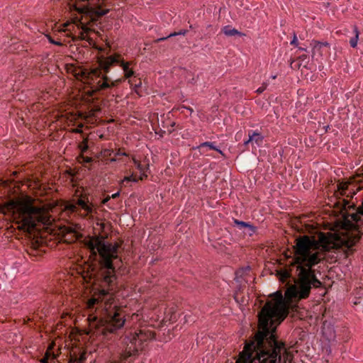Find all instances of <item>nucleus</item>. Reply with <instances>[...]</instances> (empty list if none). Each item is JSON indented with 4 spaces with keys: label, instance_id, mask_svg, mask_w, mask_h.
<instances>
[{
    "label": "nucleus",
    "instance_id": "1",
    "mask_svg": "<svg viewBox=\"0 0 363 363\" xmlns=\"http://www.w3.org/2000/svg\"><path fill=\"white\" fill-rule=\"evenodd\" d=\"M258 314L259 330L253 340L246 342L235 363H281L285 344L278 340L274 324H280L288 315L285 299L280 291L272 294Z\"/></svg>",
    "mask_w": 363,
    "mask_h": 363
},
{
    "label": "nucleus",
    "instance_id": "2",
    "mask_svg": "<svg viewBox=\"0 0 363 363\" xmlns=\"http://www.w3.org/2000/svg\"><path fill=\"white\" fill-rule=\"evenodd\" d=\"M320 247V242L313 236L305 235L296 239L292 265L296 267L298 274L295 284L291 285L285 292L288 300L306 298L312 287L321 286L322 283L313 269L325 259V253Z\"/></svg>",
    "mask_w": 363,
    "mask_h": 363
},
{
    "label": "nucleus",
    "instance_id": "3",
    "mask_svg": "<svg viewBox=\"0 0 363 363\" xmlns=\"http://www.w3.org/2000/svg\"><path fill=\"white\" fill-rule=\"evenodd\" d=\"M120 245L106 242L101 244L100 259L92 270L96 272L97 280L101 286L100 294L106 295L117 285V275L113 260L118 258V251Z\"/></svg>",
    "mask_w": 363,
    "mask_h": 363
},
{
    "label": "nucleus",
    "instance_id": "4",
    "mask_svg": "<svg viewBox=\"0 0 363 363\" xmlns=\"http://www.w3.org/2000/svg\"><path fill=\"white\" fill-rule=\"evenodd\" d=\"M108 303H106V308L103 317H101L96 323V333L102 335L104 338L110 339L111 335L116 334L121 330L126 322L125 311L118 307L111 306L107 308Z\"/></svg>",
    "mask_w": 363,
    "mask_h": 363
},
{
    "label": "nucleus",
    "instance_id": "5",
    "mask_svg": "<svg viewBox=\"0 0 363 363\" xmlns=\"http://www.w3.org/2000/svg\"><path fill=\"white\" fill-rule=\"evenodd\" d=\"M155 332L143 328L133 334L127 335L123 340V349L121 354V361L131 363L138 355L139 351L142 350L145 344L148 341L155 339Z\"/></svg>",
    "mask_w": 363,
    "mask_h": 363
},
{
    "label": "nucleus",
    "instance_id": "6",
    "mask_svg": "<svg viewBox=\"0 0 363 363\" xmlns=\"http://www.w3.org/2000/svg\"><path fill=\"white\" fill-rule=\"evenodd\" d=\"M8 206L9 209L16 211L19 223L23 229L33 230L38 223H43L41 208L33 206L30 202L11 201Z\"/></svg>",
    "mask_w": 363,
    "mask_h": 363
},
{
    "label": "nucleus",
    "instance_id": "7",
    "mask_svg": "<svg viewBox=\"0 0 363 363\" xmlns=\"http://www.w3.org/2000/svg\"><path fill=\"white\" fill-rule=\"evenodd\" d=\"M100 68L94 69L92 70L91 73L96 77H101V79H99L95 85V90L98 91H105L106 89H111L112 87H115L118 86L120 84L124 82L123 79H118L116 80H112L110 77L107 76V74L110 72L111 67L112 66L107 64L104 60L101 61L99 63Z\"/></svg>",
    "mask_w": 363,
    "mask_h": 363
},
{
    "label": "nucleus",
    "instance_id": "8",
    "mask_svg": "<svg viewBox=\"0 0 363 363\" xmlns=\"http://www.w3.org/2000/svg\"><path fill=\"white\" fill-rule=\"evenodd\" d=\"M97 4L91 5L89 4L82 6L77 7L74 6L75 10L80 14H83L87 17L91 18L92 21H95L94 17L97 18L106 16L110 12L109 9H102L104 6H112L113 4L108 2L106 0H97Z\"/></svg>",
    "mask_w": 363,
    "mask_h": 363
},
{
    "label": "nucleus",
    "instance_id": "9",
    "mask_svg": "<svg viewBox=\"0 0 363 363\" xmlns=\"http://www.w3.org/2000/svg\"><path fill=\"white\" fill-rule=\"evenodd\" d=\"M94 276H95L96 284L97 285V287L95 289L94 294H95V295L98 296V297L97 298L93 297L89 300L88 303H89V307H94L96 304H98L99 302H101L104 300V298L108 296H111V298L108 300V301L111 299L113 300V296L114 295V293H115L116 289L118 288V284H117L116 287L114 288L113 290H109V292L107 294L101 295L100 294V291H101V289H103L104 287L100 286V284L97 280L96 272H95Z\"/></svg>",
    "mask_w": 363,
    "mask_h": 363
},
{
    "label": "nucleus",
    "instance_id": "10",
    "mask_svg": "<svg viewBox=\"0 0 363 363\" xmlns=\"http://www.w3.org/2000/svg\"><path fill=\"white\" fill-rule=\"evenodd\" d=\"M311 45L313 47L312 48V55L311 57L313 60L318 61V59L315 58L316 56L322 57L323 55V50L324 48H329L330 44L328 42H320L318 40H313L311 43Z\"/></svg>",
    "mask_w": 363,
    "mask_h": 363
},
{
    "label": "nucleus",
    "instance_id": "11",
    "mask_svg": "<svg viewBox=\"0 0 363 363\" xmlns=\"http://www.w3.org/2000/svg\"><path fill=\"white\" fill-rule=\"evenodd\" d=\"M135 65L133 61L125 62V60L121 61L120 67H122L124 72V77L123 78L124 80L128 79H131V77H136L137 75L135 72L130 67V66Z\"/></svg>",
    "mask_w": 363,
    "mask_h": 363
},
{
    "label": "nucleus",
    "instance_id": "12",
    "mask_svg": "<svg viewBox=\"0 0 363 363\" xmlns=\"http://www.w3.org/2000/svg\"><path fill=\"white\" fill-rule=\"evenodd\" d=\"M352 184L350 182H341L337 184V189L340 194L342 196H349L350 194H355L354 189H350V186Z\"/></svg>",
    "mask_w": 363,
    "mask_h": 363
},
{
    "label": "nucleus",
    "instance_id": "13",
    "mask_svg": "<svg viewBox=\"0 0 363 363\" xmlns=\"http://www.w3.org/2000/svg\"><path fill=\"white\" fill-rule=\"evenodd\" d=\"M215 144L216 142H203L196 147H193L192 149L199 150L201 154H204L205 151H201V150L203 149L204 147H208L209 150H215L220 153L221 155L225 156L223 152L219 147L216 146Z\"/></svg>",
    "mask_w": 363,
    "mask_h": 363
},
{
    "label": "nucleus",
    "instance_id": "14",
    "mask_svg": "<svg viewBox=\"0 0 363 363\" xmlns=\"http://www.w3.org/2000/svg\"><path fill=\"white\" fill-rule=\"evenodd\" d=\"M233 223L235 225H237L239 228V229H242L245 228H247L248 231L247 233L250 236H252L256 233L257 227L253 225L250 223L239 220L238 219H233Z\"/></svg>",
    "mask_w": 363,
    "mask_h": 363
},
{
    "label": "nucleus",
    "instance_id": "15",
    "mask_svg": "<svg viewBox=\"0 0 363 363\" xmlns=\"http://www.w3.org/2000/svg\"><path fill=\"white\" fill-rule=\"evenodd\" d=\"M94 238V239H91L86 242V246L90 251H94L95 250H97L99 255L100 256L101 244L104 243V241L101 239L102 237L101 236H96Z\"/></svg>",
    "mask_w": 363,
    "mask_h": 363
},
{
    "label": "nucleus",
    "instance_id": "16",
    "mask_svg": "<svg viewBox=\"0 0 363 363\" xmlns=\"http://www.w3.org/2000/svg\"><path fill=\"white\" fill-rule=\"evenodd\" d=\"M26 252L32 260H38V257L43 255V251L34 243L26 249Z\"/></svg>",
    "mask_w": 363,
    "mask_h": 363
},
{
    "label": "nucleus",
    "instance_id": "17",
    "mask_svg": "<svg viewBox=\"0 0 363 363\" xmlns=\"http://www.w3.org/2000/svg\"><path fill=\"white\" fill-rule=\"evenodd\" d=\"M248 137H250V140H252V143H255L258 146H261L263 143L264 136L257 130L249 131Z\"/></svg>",
    "mask_w": 363,
    "mask_h": 363
},
{
    "label": "nucleus",
    "instance_id": "18",
    "mask_svg": "<svg viewBox=\"0 0 363 363\" xmlns=\"http://www.w3.org/2000/svg\"><path fill=\"white\" fill-rule=\"evenodd\" d=\"M222 32L227 36H233V35H238V36H245V34L239 31L238 30L232 28L231 26H225L222 28Z\"/></svg>",
    "mask_w": 363,
    "mask_h": 363
},
{
    "label": "nucleus",
    "instance_id": "19",
    "mask_svg": "<svg viewBox=\"0 0 363 363\" xmlns=\"http://www.w3.org/2000/svg\"><path fill=\"white\" fill-rule=\"evenodd\" d=\"M347 238H350L345 242V245L350 250H352L353 247L359 241L361 235L359 234H355L351 236H347Z\"/></svg>",
    "mask_w": 363,
    "mask_h": 363
},
{
    "label": "nucleus",
    "instance_id": "20",
    "mask_svg": "<svg viewBox=\"0 0 363 363\" xmlns=\"http://www.w3.org/2000/svg\"><path fill=\"white\" fill-rule=\"evenodd\" d=\"M188 30H185V29H182V30H180L178 32H174V33H171L170 34H169L166 37H162V38H157V39H155L153 40V43H158L160 42H162V41H164V40H167L168 38H170L172 37H174V36H177V35H185L186 33H187Z\"/></svg>",
    "mask_w": 363,
    "mask_h": 363
},
{
    "label": "nucleus",
    "instance_id": "21",
    "mask_svg": "<svg viewBox=\"0 0 363 363\" xmlns=\"http://www.w3.org/2000/svg\"><path fill=\"white\" fill-rule=\"evenodd\" d=\"M124 60L121 57V55H111L107 57L104 61L106 62L111 66H114L115 65H118L120 66L121 61Z\"/></svg>",
    "mask_w": 363,
    "mask_h": 363
},
{
    "label": "nucleus",
    "instance_id": "22",
    "mask_svg": "<svg viewBox=\"0 0 363 363\" xmlns=\"http://www.w3.org/2000/svg\"><path fill=\"white\" fill-rule=\"evenodd\" d=\"M353 31L354 33V36L350 38V45L352 48H355L357 45L359 35V31L357 26H353Z\"/></svg>",
    "mask_w": 363,
    "mask_h": 363
},
{
    "label": "nucleus",
    "instance_id": "23",
    "mask_svg": "<svg viewBox=\"0 0 363 363\" xmlns=\"http://www.w3.org/2000/svg\"><path fill=\"white\" fill-rule=\"evenodd\" d=\"M138 82H136V80L133 79H129L128 83L131 85L133 90L139 96H141L140 93V89L142 86V82L141 79L139 78L138 79Z\"/></svg>",
    "mask_w": 363,
    "mask_h": 363
},
{
    "label": "nucleus",
    "instance_id": "24",
    "mask_svg": "<svg viewBox=\"0 0 363 363\" xmlns=\"http://www.w3.org/2000/svg\"><path fill=\"white\" fill-rule=\"evenodd\" d=\"M87 202L88 201H86L84 199H79L77 200V205L79 206L82 209H84V211H86L87 213H91L92 212V207H91L90 206H89L87 204Z\"/></svg>",
    "mask_w": 363,
    "mask_h": 363
},
{
    "label": "nucleus",
    "instance_id": "25",
    "mask_svg": "<svg viewBox=\"0 0 363 363\" xmlns=\"http://www.w3.org/2000/svg\"><path fill=\"white\" fill-rule=\"evenodd\" d=\"M250 267H247L245 269L242 268V269H240L238 271H236V272H235V276L236 277L235 278V281L236 282H239L240 281H239V277H241L242 274L244 273V272L245 270H250Z\"/></svg>",
    "mask_w": 363,
    "mask_h": 363
},
{
    "label": "nucleus",
    "instance_id": "26",
    "mask_svg": "<svg viewBox=\"0 0 363 363\" xmlns=\"http://www.w3.org/2000/svg\"><path fill=\"white\" fill-rule=\"evenodd\" d=\"M79 147L82 153H84L87 151L89 146L87 144V139H84L83 142L79 145Z\"/></svg>",
    "mask_w": 363,
    "mask_h": 363
},
{
    "label": "nucleus",
    "instance_id": "27",
    "mask_svg": "<svg viewBox=\"0 0 363 363\" xmlns=\"http://www.w3.org/2000/svg\"><path fill=\"white\" fill-rule=\"evenodd\" d=\"M279 274L280 276V279L284 281V279H288L290 277V273L287 270H283L279 272Z\"/></svg>",
    "mask_w": 363,
    "mask_h": 363
},
{
    "label": "nucleus",
    "instance_id": "28",
    "mask_svg": "<svg viewBox=\"0 0 363 363\" xmlns=\"http://www.w3.org/2000/svg\"><path fill=\"white\" fill-rule=\"evenodd\" d=\"M268 86V84L267 82H263L262 84V86L260 87H259L257 90H256V92L258 94H262V92H264L267 87Z\"/></svg>",
    "mask_w": 363,
    "mask_h": 363
},
{
    "label": "nucleus",
    "instance_id": "29",
    "mask_svg": "<svg viewBox=\"0 0 363 363\" xmlns=\"http://www.w3.org/2000/svg\"><path fill=\"white\" fill-rule=\"evenodd\" d=\"M123 182H138V179L135 178L133 175H130L129 177H125Z\"/></svg>",
    "mask_w": 363,
    "mask_h": 363
},
{
    "label": "nucleus",
    "instance_id": "30",
    "mask_svg": "<svg viewBox=\"0 0 363 363\" xmlns=\"http://www.w3.org/2000/svg\"><path fill=\"white\" fill-rule=\"evenodd\" d=\"M133 162L134 164L136 165V167L138 170H140V172H143L144 170V167L143 164H141V163L137 160L136 159L133 158Z\"/></svg>",
    "mask_w": 363,
    "mask_h": 363
},
{
    "label": "nucleus",
    "instance_id": "31",
    "mask_svg": "<svg viewBox=\"0 0 363 363\" xmlns=\"http://www.w3.org/2000/svg\"><path fill=\"white\" fill-rule=\"evenodd\" d=\"M90 252H91V257L95 261H97L99 262V259H98V256L99 257V252H98L97 250H95L94 251H90Z\"/></svg>",
    "mask_w": 363,
    "mask_h": 363
},
{
    "label": "nucleus",
    "instance_id": "32",
    "mask_svg": "<svg viewBox=\"0 0 363 363\" xmlns=\"http://www.w3.org/2000/svg\"><path fill=\"white\" fill-rule=\"evenodd\" d=\"M175 126L178 127V125H177L175 122H172L169 124V127L171 128L168 129V132H169V134L172 133L174 131V128Z\"/></svg>",
    "mask_w": 363,
    "mask_h": 363
},
{
    "label": "nucleus",
    "instance_id": "33",
    "mask_svg": "<svg viewBox=\"0 0 363 363\" xmlns=\"http://www.w3.org/2000/svg\"><path fill=\"white\" fill-rule=\"evenodd\" d=\"M291 45H294L296 47L298 46V40L295 33H294V37L292 40L291 41Z\"/></svg>",
    "mask_w": 363,
    "mask_h": 363
},
{
    "label": "nucleus",
    "instance_id": "34",
    "mask_svg": "<svg viewBox=\"0 0 363 363\" xmlns=\"http://www.w3.org/2000/svg\"><path fill=\"white\" fill-rule=\"evenodd\" d=\"M116 156H128V155L125 152H122L121 149H118L116 152Z\"/></svg>",
    "mask_w": 363,
    "mask_h": 363
},
{
    "label": "nucleus",
    "instance_id": "35",
    "mask_svg": "<svg viewBox=\"0 0 363 363\" xmlns=\"http://www.w3.org/2000/svg\"><path fill=\"white\" fill-rule=\"evenodd\" d=\"M77 204H69L68 206V209L72 212H74L77 211V206H76Z\"/></svg>",
    "mask_w": 363,
    "mask_h": 363
},
{
    "label": "nucleus",
    "instance_id": "36",
    "mask_svg": "<svg viewBox=\"0 0 363 363\" xmlns=\"http://www.w3.org/2000/svg\"><path fill=\"white\" fill-rule=\"evenodd\" d=\"M49 41H50V43H51L52 44H54V45H62V43L55 41V40H52L50 37H49Z\"/></svg>",
    "mask_w": 363,
    "mask_h": 363
},
{
    "label": "nucleus",
    "instance_id": "37",
    "mask_svg": "<svg viewBox=\"0 0 363 363\" xmlns=\"http://www.w3.org/2000/svg\"><path fill=\"white\" fill-rule=\"evenodd\" d=\"M83 160L85 163H91L92 162V158L89 157H83Z\"/></svg>",
    "mask_w": 363,
    "mask_h": 363
},
{
    "label": "nucleus",
    "instance_id": "38",
    "mask_svg": "<svg viewBox=\"0 0 363 363\" xmlns=\"http://www.w3.org/2000/svg\"><path fill=\"white\" fill-rule=\"evenodd\" d=\"M51 357V352L49 350H47L45 353L44 357L47 358L48 360H50Z\"/></svg>",
    "mask_w": 363,
    "mask_h": 363
},
{
    "label": "nucleus",
    "instance_id": "39",
    "mask_svg": "<svg viewBox=\"0 0 363 363\" xmlns=\"http://www.w3.org/2000/svg\"><path fill=\"white\" fill-rule=\"evenodd\" d=\"M57 355L55 354L54 352H51V357H50V360L53 362H55V360L57 359Z\"/></svg>",
    "mask_w": 363,
    "mask_h": 363
},
{
    "label": "nucleus",
    "instance_id": "40",
    "mask_svg": "<svg viewBox=\"0 0 363 363\" xmlns=\"http://www.w3.org/2000/svg\"><path fill=\"white\" fill-rule=\"evenodd\" d=\"M250 143H252V140H250V138L245 140L244 143H243V145L245 146V149H247V146Z\"/></svg>",
    "mask_w": 363,
    "mask_h": 363
},
{
    "label": "nucleus",
    "instance_id": "41",
    "mask_svg": "<svg viewBox=\"0 0 363 363\" xmlns=\"http://www.w3.org/2000/svg\"><path fill=\"white\" fill-rule=\"evenodd\" d=\"M302 61H304L305 60H307L308 59V55H302L301 56H299L298 57Z\"/></svg>",
    "mask_w": 363,
    "mask_h": 363
},
{
    "label": "nucleus",
    "instance_id": "42",
    "mask_svg": "<svg viewBox=\"0 0 363 363\" xmlns=\"http://www.w3.org/2000/svg\"><path fill=\"white\" fill-rule=\"evenodd\" d=\"M119 195H120V191H117L116 193L112 194L111 198L116 199V198L118 197Z\"/></svg>",
    "mask_w": 363,
    "mask_h": 363
},
{
    "label": "nucleus",
    "instance_id": "43",
    "mask_svg": "<svg viewBox=\"0 0 363 363\" xmlns=\"http://www.w3.org/2000/svg\"><path fill=\"white\" fill-rule=\"evenodd\" d=\"M74 133H81L82 132V129L80 128H75L74 130H73Z\"/></svg>",
    "mask_w": 363,
    "mask_h": 363
},
{
    "label": "nucleus",
    "instance_id": "44",
    "mask_svg": "<svg viewBox=\"0 0 363 363\" xmlns=\"http://www.w3.org/2000/svg\"><path fill=\"white\" fill-rule=\"evenodd\" d=\"M48 359L44 357L40 359V363H48Z\"/></svg>",
    "mask_w": 363,
    "mask_h": 363
},
{
    "label": "nucleus",
    "instance_id": "45",
    "mask_svg": "<svg viewBox=\"0 0 363 363\" xmlns=\"http://www.w3.org/2000/svg\"><path fill=\"white\" fill-rule=\"evenodd\" d=\"M234 299H235L238 303H239V302H240V301H239V299H238V292L235 293V294H234Z\"/></svg>",
    "mask_w": 363,
    "mask_h": 363
},
{
    "label": "nucleus",
    "instance_id": "46",
    "mask_svg": "<svg viewBox=\"0 0 363 363\" xmlns=\"http://www.w3.org/2000/svg\"><path fill=\"white\" fill-rule=\"evenodd\" d=\"M157 134H159L160 137H163L164 134L165 133L164 130H160L159 133H157Z\"/></svg>",
    "mask_w": 363,
    "mask_h": 363
},
{
    "label": "nucleus",
    "instance_id": "47",
    "mask_svg": "<svg viewBox=\"0 0 363 363\" xmlns=\"http://www.w3.org/2000/svg\"><path fill=\"white\" fill-rule=\"evenodd\" d=\"M110 198H111L110 196H108V197L105 198V199L103 200L102 203H103L104 204H106V203L110 200Z\"/></svg>",
    "mask_w": 363,
    "mask_h": 363
},
{
    "label": "nucleus",
    "instance_id": "48",
    "mask_svg": "<svg viewBox=\"0 0 363 363\" xmlns=\"http://www.w3.org/2000/svg\"><path fill=\"white\" fill-rule=\"evenodd\" d=\"M147 177V174H145V173L142 174L141 176L140 177V178L138 179H141L143 180L144 178H146Z\"/></svg>",
    "mask_w": 363,
    "mask_h": 363
},
{
    "label": "nucleus",
    "instance_id": "49",
    "mask_svg": "<svg viewBox=\"0 0 363 363\" xmlns=\"http://www.w3.org/2000/svg\"><path fill=\"white\" fill-rule=\"evenodd\" d=\"M53 347H54V344H51L50 345H49V347H48L47 350H49V351L52 352V350L53 349Z\"/></svg>",
    "mask_w": 363,
    "mask_h": 363
},
{
    "label": "nucleus",
    "instance_id": "50",
    "mask_svg": "<svg viewBox=\"0 0 363 363\" xmlns=\"http://www.w3.org/2000/svg\"><path fill=\"white\" fill-rule=\"evenodd\" d=\"M183 108H186L187 110H189L191 113H192L194 111L193 108H191V107H186V106H183Z\"/></svg>",
    "mask_w": 363,
    "mask_h": 363
},
{
    "label": "nucleus",
    "instance_id": "51",
    "mask_svg": "<svg viewBox=\"0 0 363 363\" xmlns=\"http://www.w3.org/2000/svg\"><path fill=\"white\" fill-rule=\"evenodd\" d=\"M84 38H85V36H84V33H80V39H81V40H84Z\"/></svg>",
    "mask_w": 363,
    "mask_h": 363
},
{
    "label": "nucleus",
    "instance_id": "52",
    "mask_svg": "<svg viewBox=\"0 0 363 363\" xmlns=\"http://www.w3.org/2000/svg\"><path fill=\"white\" fill-rule=\"evenodd\" d=\"M116 160H116V158H115V157L111 158V159L110 160V161H111V162H116Z\"/></svg>",
    "mask_w": 363,
    "mask_h": 363
},
{
    "label": "nucleus",
    "instance_id": "53",
    "mask_svg": "<svg viewBox=\"0 0 363 363\" xmlns=\"http://www.w3.org/2000/svg\"><path fill=\"white\" fill-rule=\"evenodd\" d=\"M300 50H304V51H306V48H298Z\"/></svg>",
    "mask_w": 363,
    "mask_h": 363
},
{
    "label": "nucleus",
    "instance_id": "54",
    "mask_svg": "<svg viewBox=\"0 0 363 363\" xmlns=\"http://www.w3.org/2000/svg\"><path fill=\"white\" fill-rule=\"evenodd\" d=\"M271 77H272V79H276V78H277V75H273V76H272Z\"/></svg>",
    "mask_w": 363,
    "mask_h": 363
},
{
    "label": "nucleus",
    "instance_id": "55",
    "mask_svg": "<svg viewBox=\"0 0 363 363\" xmlns=\"http://www.w3.org/2000/svg\"><path fill=\"white\" fill-rule=\"evenodd\" d=\"M83 29H84V30H87V28H86V26H83Z\"/></svg>",
    "mask_w": 363,
    "mask_h": 363
},
{
    "label": "nucleus",
    "instance_id": "56",
    "mask_svg": "<svg viewBox=\"0 0 363 363\" xmlns=\"http://www.w3.org/2000/svg\"><path fill=\"white\" fill-rule=\"evenodd\" d=\"M110 363H120V362H117V361H113V362H110Z\"/></svg>",
    "mask_w": 363,
    "mask_h": 363
},
{
    "label": "nucleus",
    "instance_id": "57",
    "mask_svg": "<svg viewBox=\"0 0 363 363\" xmlns=\"http://www.w3.org/2000/svg\"><path fill=\"white\" fill-rule=\"evenodd\" d=\"M208 28H212V26L211 25H208Z\"/></svg>",
    "mask_w": 363,
    "mask_h": 363
},
{
    "label": "nucleus",
    "instance_id": "58",
    "mask_svg": "<svg viewBox=\"0 0 363 363\" xmlns=\"http://www.w3.org/2000/svg\"><path fill=\"white\" fill-rule=\"evenodd\" d=\"M134 315L138 316V315L135 313H133L132 316H134Z\"/></svg>",
    "mask_w": 363,
    "mask_h": 363
}]
</instances>
